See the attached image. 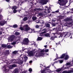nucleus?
Segmentation results:
<instances>
[{"instance_id": "36", "label": "nucleus", "mask_w": 73, "mask_h": 73, "mask_svg": "<svg viewBox=\"0 0 73 73\" xmlns=\"http://www.w3.org/2000/svg\"><path fill=\"white\" fill-rule=\"evenodd\" d=\"M38 15L39 16H42L43 15V13H38Z\"/></svg>"}, {"instance_id": "4", "label": "nucleus", "mask_w": 73, "mask_h": 73, "mask_svg": "<svg viewBox=\"0 0 73 73\" xmlns=\"http://www.w3.org/2000/svg\"><path fill=\"white\" fill-rule=\"evenodd\" d=\"M65 60H68L69 58V56L68 55L67 53H64L63 54L62 56H61L60 58H63L65 57Z\"/></svg>"}, {"instance_id": "54", "label": "nucleus", "mask_w": 73, "mask_h": 73, "mask_svg": "<svg viewBox=\"0 0 73 73\" xmlns=\"http://www.w3.org/2000/svg\"><path fill=\"white\" fill-rule=\"evenodd\" d=\"M56 57L57 58H60V57L58 58V56H56Z\"/></svg>"}, {"instance_id": "32", "label": "nucleus", "mask_w": 73, "mask_h": 73, "mask_svg": "<svg viewBox=\"0 0 73 73\" xmlns=\"http://www.w3.org/2000/svg\"><path fill=\"white\" fill-rule=\"evenodd\" d=\"M46 27L49 28L50 27V25L49 24H47L46 25Z\"/></svg>"}, {"instance_id": "60", "label": "nucleus", "mask_w": 73, "mask_h": 73, "mask_svg": "<svg viewBox=\"0 0 73 73\" xmlns=\"http://www.w3.org/2000/svg\"><path fill=\"white\" fill-rule=\"evenodd\" d=\"M47 45H46L45 46H44V47H45V48H46V47Z\"/></svg>"}, {"instance_id": "51", "label": "nucleus", "mask_w": 73, "mask_h": 73, "mask_svg": "<svg viewBox=\"0 0 73 73\" xmlns=\"http://www.w3.org/2000/svg\"><path fill=\"white\" fill-rule=\"evenodd\" d=\"M6 1L7 2H9L10 1V0H6Z\"/></svg>"}, {"instance_id": "58", "label": "nucleus", "mask_w": 73, "mask_h": 73, "mask_svg": "<svg viewBox=\"0 0 73 73\" xmlns=\"http://www.w3.org/2000/svg\"><path fill=\"white\" fill-rule=\"evenodd\" d=\"M32 61H29V63H32Z\"/></svg>"}, {"instance_id": "38", "label": "nucleus", "mask_w": 73, "mask_h": 73, "mask_svg": "<svg viewBox=\"0 0 73 73\" xmlns=\"http://www.w3.org/2000/svg\"><path fill=\"white\" fill-rule=\"evenodd\" d=\"M56 72H60V71H61V69H57L56 70Z\"/></svg>"}, {"instance_id": "15", "label": "nucleus", "mask_w": 73, "mask_h": 73, "mask_svg": "<svg viewBox=\"0 0 73 73\" xmlns=\"http://www.w3.org/2000/svg\"><path fill=\"white\" fill-rule=\"evenodd\" d=\"M17 62L18 64H22L23 63V62L21 61V60H20L19 59H18L17 60Z\"/></svg>"}, {"instance_id": "59", "label": "nucleus", "mask_w": 73, "mask_h": 73, "mask_svg": "<svg viewBox=\"0 0 73 73\" xmlns=\"http://www.w3.org/2000/svg\"><path fill=\"white\" fill-rule=\"evenodd\" d=\"M71 11H73V8L71 9Z\"/></svg>"}, {"instance_id": "6", "label": "nucleus", "mask_w": 73, "mask_h": 73, "mask_svg": "<svg viewBox=\"0 0 73 73\" xmlns=\"http://www.w3.org/2000/svg\"><path fill=\"white\" fill-rule=\"evenodd\" d=\"M42 11H44L43 12H44V13H46V14L49 13H50V11H51V7L50 6L48 10H46V9H42Z\"/></svg>"}, {"instance_id": "8", "label": "nucleus", "mask_w": 73, "mask_h": 73, "mask_svg": "<svg viewBox=\"0 0 73 73\" xmlns=\"http://www.w3.org/2000/svg\"><path fill=\"white\" fill-rule=\"evenodd\" d=\"M48 2V0H41L40 2V3L44 5V4H46Z\"/></svg>"}, {"instance_id": "41", "label": "nucleus", "mask_w": 73, "mask_h": 73, "mask_svg": "<svg viewBox=\"0 0 73 73\" xmlns=\"http://www.w3.org/2000/svg\"><path fill=\"white\" fill-rule=\"evenodd\" d=\"M13 12L14 13H16V12H17V11L16 10L14 9L13 10Z\"/></svg>"}, {"instance_id": "33", "label": "nucleus", "mask_w": 73, "mask_h": 73, "mask_svg": "<svg viewBox=\"0 0 73 73\" xmlns=\"http://www.w3.org/2000/svg\"><path fill=\"white\" fill-rule=\"evenodd\" d=\"M15 34L16 35H20V33L18 32H15Z\"/></svg>"}, {"instance_id": "62", "label": "nucleus", "mask_w": 73, "mask_h": 73, "mask_svg": "<svg viewBox=\"0 0 73 73\" xmlns=\"http://www.w3.org/2000/svg\"><path fill=\"white\" fill-rule=\"evenodd\" d=\"M56 12V11H54V12H53V13H55Z\"/></svg>"}, {"instance_id": "24", "label": "nucleus", "mask_w": 73, "mask_h": 73, "mask_svg": "<svg viewBox=\"0 0 73 73\" xmlns=\"http://www.w3.org/2000/svg\"><path fill=\"white\" fill-rule=\"evenodd\" d=\"M42 39V38L38 37L37 39V41L38 40H41Z\"/></svg>"}, {"instance_id": "16", "label": "nucleus", "mask_w": 73, "mask_h": 73, "mask_svg": "<svg viewBox=\"0 0 73 73\" xmlns=\"http://www.w3.org/2000/svg\"><path fill=\"white\" fill-rule=\"evenodd\" d=\"M1 46L3 48H5L7 47V44H3L1 45Z\"/></svg>"}, {"instance_id": "17", "label": "nucleus", "mask_w": 73, "mask_h": 73, "mask_svg": "<svg viewBox=\"0 0 73 73\" xmlns=\"http://www.w3.org/2000/svg\"><path fill=\"white\" fill-rule=\"evenodd\" d=\"M5 24V22L4 21H0V25L3 26Z\"/></svg>"}, {"instance_id": "25", "label": "nucleus", "mask_w": 73, "mask_h": 73, "mask_svg": "<svg viewBox=\"0 0 73 73\" xmlns=\"http://www.w3.org/2000/svg\"><path fill=\"white\" fill-rule=\"evenodd\" d=\"M32 19L33 20H35L37 19V17L33 16L32 17Z\"/></svg>"}, {"instance_id": "56", "label": "nucleus", "mask_w": 73, "mask_h": 73, "mask_svg": "<svg viewBox=\"0 0 73 73\" xmlns=\"http://www.w3.org/2000/svg\"><path fill=\"white\" fill-rule=\"evenodd\" d=\"M2 52H1V51L0 52V56H1V53H2Z\"/></svg>"}, {"instance_id": "2", "label": "nucleus", "mask_w": 73, "mask_h": 73, "mask_svg": "<svg viewBox=\"0 0 73 73\" xmlns=\"http://www.w3.org/2000/svg\"><path fill=\"white\" fill-rule=\"evenodd\" d=\"M19 29H21V31H23V30H24L25 31H27L28 32V31H29V33H32V29H31V28L30 27H29L28 28H26L24 29L22 27H20L19 28Z\"/></svg>"}, {"instance_id": "37", "label": "nucleus", "mask_w": 73, "mask_h": 73, "mask_svg": "<svg viewBox=\"0 0 73 73\" xmlns=\"http://www.w3.org/2000/svg\"><path fill=\"white\" fill-rule=\"evenodd\" d=\"M40 27V26L36 25L35 26V28H38L39 27Z\"/></svg>"}, {"instance_id": "27", "label": "nucleus", "mask_w": 73, "mask_h": 73, "mask_svg": "<svg viewBox=\"0 0 73 73\" xmlns=\"http://www.w3.org/2000/svg\"><path fill=\"white\" fill-rule=\"evenodd\" d=\"M13 61H14V62H17V60H14L13 59H12L10 61H9V62H13Z\"/></svg>"}, {"instance_id": "5", "label": "nucleus", "mask_w": 73, "mask_h": 73, "mask_svg": "<svg viewBox=\"0 0 73 73\" xmlns=\"http://www.w3.org/2000/svg\"><path fill=\"white\" fill-rule=\"evenodd\" d=\"M15 38V36L14 35H11L9 36L8 38L9 42H12V41H13L14 40Z\"/></svg>"}, {"instance_id": "14", "label": "nucleus", "mask_w": 73, "mask_h": 73, "mask_svg": "<svg viewBox=\"0 0 73 73\" xmlns=\"http://www.w3.org/2000/svg\"><path fill=\"white\" fill-rule=\"evenodd\" d=\"M70 25H73L72 23H70L69 24H64V26H66V27H70Z\"/></svg>"}, {"instance_id": "29", "label": "nucleus", "mask_w": 73, "mask_h": 73, "mask_svg": "<svg viewBox=\"0 0 73 73\" xmlns=\"http://www.w3.org/2000/svg\"><path fill=\"white\" fill-rule=\"evenodd\" d=\"M13 46L10 45H9L7 46V48L8 49H9L10 48H12Z\"/></svg>"}, {"instance_id": "28", "label": "nucleus", "mask_w": 73, "mask_h": 73, "mask_svg": "<svg viewBox=\"0 0 73 73\" xmlns=\"http://www.w3.org/2000/svg\"><path fill=\"white\" fill-rule=\"evenodd\" d=\"M56 29H58V30L59 31L60 29V25L58 26L56 28Z\"/></svg>"}, {"instance_id": "10", "label": "nucleus", "mask_w": 73, "mask_h": 73, "mask_svg": "<svg viewBox=\"0 0 73 73\" xmlns=\"http://www.w3.org/2000/svg\"><path fill=\"white\" fill-rule=\"evenodd\" d=\"M73 73V68L71 70H69L68 71H64L62 72V73Z\"/></svg>"}, {"instance_id": "61", "label": "nucleus", "mask_w": 73, "mask_h": 73, "mask_svg": "<svg viewBox=\"0 0 73 73\" xmlns=\"http://www.w3.org/2000/svg\"><path fill=\"white\" fill-rule=\"evenodd\" d=\"M57 60V59L55 58V59H54V61H55V60Z\"/></svg>"}, {"instance_id": "12", "label": "nucleus", "mask_w": 73, "mask_h": 73, "mask_svg": "<svg viewBox=\"0 0 73 73\" xmlns=\"http://www.w3.org/2000/svg\"><path fill=\"white\" fill-rule=\"evenodd\" d=\"M72 19L70 17L64 19V21H72Z\"/></svg>"}, {"instance_id": "20", "label": "nucleus", "mask_w": 73, "mask_h": 73, "mask_svg": "<svg viewBox=\"0 0 73 73\" xmlns=\"http://www.w3.org/2000/svg\"><path fill=\"white\" fill-rule=\"evenodd\" d=\"M36 23H41V24H44V21H43V20H41L40 21H38L37 22V21H36Z\"/></svg>"}, {"instance_id": "35", "label": "nucleus", "mask_w": 73, "mask_h": 73, "mask_svg": "<svg viewBox=\"0 0 73 73\" xmlns=\"http://www.w3.org/2000/svg\"><path fill=\"white\" fill-rule=\"evenodd\" d=\"M13 54H16V53H17V51H13Z\"/></svg>"}, {"instance_id": "19", "label": "nucleus", "mask_w": 73, "mask_h": 73, "mask_svg": "<svg viewBox=\"0 0 73 73\" xmlns=\"http://www.w3.org/2000/svg\"><path fill=\"white\" fill-rule=\"evenodd\" d=\"M44 36L45 37H50V34L49 33H47L44 34Z\"/></svg>"}, {"instance_id": "13", "label": "nucleus", "mask_w": 73, "mask_h": 73, "mask_svg": "<svg viewBox=\"0 0 73 73\" xmlns=\"http://www.w3.org/2000/svg\"><path fill=\"white\" fill-rule=\"evenodd\" d=\"M42 9L40 8H36L34 9V11H42Z\"/></svg>"}, {"instance_id": "31", "label": "nucleus", "mask_w": 73, "mask_h": 73, "mask_svg": "<svg viewBox=\"0 0 73 73\" xmlns=\"http://www.w3.org/2000/svg\"><path fill=\"white\" fill-rule=\"evenodd\" d=\"M28 19V18H27V17H25L23 20V21H26V20H27Z\"/></svg>"}, {"instance_id": "45", "label": "nucleus", "mask_w": 73, "mask_h": 73, "mask_svg": "<svg viewBox=\"0 0 73 73\" xmlns=\"http://www.w3.org/2000/svg\"><path fill=\"white\" fill-rule=\"evenodd\" d=\"M60 63H62L63 62V60H59Z\"/></svg>"}, {"instance_id": "44", "label": "nucleus", "mask_w": 73, "mask_h": 73, "mask_svg": "<svg viewBox=\"0 0 73 73\" xmlns=\"http://www.w3.org/2000/svg\"><path fill=\"white\" fill-rule=\"evenodd\" d=\"M12 67H15L16 66V65L14 64L11 66Z\"/></svg>"}, {"instance_id": "43", "label": "nucleus", "mask_w": 73, "mask_h": 73, "mask_svg": "<svg viewBox=\"0 0 73 73\" xmlns=\"http://www.w3.org/2000/svg\"><path fill=\"white\" fill-rule=\"evenodd\" d=\"M29 72H32V69L31 68H29Z\"/></svg>"}, {"instance_id": "55", "label": "nucleus", "mask_w": 73, "mask_h": 73, "mask_svg": "<svg viewBox=\"0 0 73 73\" xmlns=\"http://www.w3.org/2000/svg\"><path fill=\"white\" fill-rule=\"evenodd\" d=\"M50 67V66H49L48 67H47V68H49Z\"/></svg>"}, {"instance_id": "50", "label": "nucleus", "mask_w": 73, "mask_h": 73, "mask_svg": "<svg viewBox=\"0 0 73 73\" xmlns=\"http://www.w3.org/2000/svg\"><path fill=\"white\" fill-rule=\"evenodd\" d=\"M68 35V34H65V35L64 36V37H66V36H67V35Z\"/></svg>"}, {"instance_id": "7", "label": "nucleus", "mask_w": 73, "mask_h": 73, "mask_svg": "<svg viewBox=\"0 0 73 73\" xmlns=\"http://www.w3.org/2000/svg\"><path fill=\"white\" fill-rule=\"evenodd\" d=\"M43 31H44L43 32ZM42 32H43L40 33V36H44V33H46V29H43L42 31Z\"/></svg>"}, {"instance_id": "48", "label": "nucleus", "mask_w": 73, "mask_h": 73, "mask_svg": "<svg viewBox=\"0 0 73 73\" xmlns=\"http://www.w3.org/2000/svg\"><path fill=\"white\" fill-rule=\"evenodd\" d=\"M56 13H58L59 12V10H58L55 11Z\"/></svg>"}, {"instance_id": "9", "label": "nucleus", "mask_w": 73, "mask_h": 73, "mask_svg": "<svg viewBox=\"0 0 73 73\" xmlns=\"http://www.w3.org/2000/svg\"><path fill=\"white\" fill-rule=\"evenodd\" d=\"M29 42V40L28 38H25L23 40V44H27Z\"/></svg>"}, {"instance_id": "34", "label": "nucleus", "mask_w": 73, "mask_h": 73, "mask_svg": "<svg viewBox=\"0 0 73 73\" xmlns=\"http://www.w3.org/2000/svg\"><path fill=\"white\" fill-rule=\"evenodd\" d=\"M13 28H17V25H13Z\"/></svg>"}, {"instance_id": "40", "label": "nucleus", "mask_w": 73, "mask_h": 73, "mask_svg": "<svg viewBox=\"0 0 73 73\" xmlns=\"http://www.w3.org/2000/svg\"><path fill=\"white\" fill-rule=\"evenodd\" d=\"M52 26H56V23H52Z\"/></svg>"}, {"instance_id": "18", "label": "nucleus", "mask_w": 73, "mask_h": 73, "mask_svg": "<svg viewBox=\"0 0 73 73\" xmlns=\"http://www.w3.org/2000/svg\"><path fill=\"white\" fill-rule=\"evenodd\" d=\"M10 8L12 9H17V7L15 6L11 7H10Z\"/></svg>"}, {"instance_id": "52", "label": "nucleus", "mask_w": 73, "mask_h": 73, "mask_svg": "<svg viewBox=\"0 0 73 73\" xmlns=\"http://www.w3.org/2000/svg\"><path fill=\"white\" fill-rule=\"evenodd\" d=\"M25 50V48H23L22 51H24Z\"/></svg>"}, {"instance_id": "47", "label": "nucleus", "mask_w": 73, "mask_h": 73, "mask_svg": "<svg viewBox=\"0 0 73 73\" xmlns=\"http://www.w3.org/2000/svg\"><path fill=\"white\" fill-rule=\"evenodd\" d=\"M49 51V50L48 49H46L45 50V51L46 52H48Z\"/></svg>"}, {"instance_id": "39", "label": "nucleus", "mask_w": 73, "mask_h": 73, "mask_svg": "<svg viewBox=\"0 0 73 73\" xmlns=\"http://www.w3.org/2000/svg\"><path fill=\"white\" fill-rule=\"evenodd\" d=\"M41 73H46L45 70H42L41 72Z\"/></svg>"}, {"instance_id": "30", "label": "nucleus", "mask_w": 73, "mask_h": 73, "mask_svg": "<svg viewBox=\"0 0 73 73\" xmlns=\"http://www.w3.org/2000/svg\"><path fill=\"white\" fill-rule=\"evenodd\" d=\"M16 44V42H13L11 43V45H15Z\"/></svg>"}, {"instance_id": "26", "label": "nucleus", "mask_w": 73, "mask_h": 73, "mask_svg": "<svg viewBox=\"0 0 73 73\" xmlns=\"http://www.w3.org/2000/svg\"><path fill=\"white\" fill-rule=\"evenodd\" d=\"M54 38H56V36H51V38H50V40H54Z\"/></svg>"}, {"instance_id": "3", "label": "nucleus", "mask_w": 73, "mask_h": 73, "mask_svg": "<svg viewBox=\"0 0 73 73\" xmlns=\"http://www.w3.org/2000/svg\"><path fill=\"white\" fill-rule=\"evenodd\" d=\"M58 3L60 5V8H62V7L61 6H65L66 5V3L64 1H61V0H58Z\"/></svg>"}, {"instance_id": "11", "label": "nucleus", "mask_w": 73, "mask_h": 73, "mask_svg": "<svg viewBox=\"0 0 73 73\" xmlns=\"http://www.w3.org/2000/svg\"><path fill=\"white\" fill-rule=\"evenodd\" d=\"M29 56H34V53L33 51H31L29 52Z\"/></svg>"}, {"instance_id": "64", "label": "nucleus", "mask_w": 73, "mask_h": 73, "mask_svg": "<svg viewBox=\"0 0 73 73\" xmlns=\"http://www.w3.org/2000/svg\"><path fill=\"white\" fill-rule=\"evenodd\" d=\"M56 56H58V54H56Z\"/></svg>"}, {"instance_id": "23", "label": "nucleus", "mask_w": 73, "mask_h": 73, "mask_svg": "<svg viewBox=\"0 0 73 73\" xmlns=\"http://www.w3.org/2000/svg\"><path fill=\"white\" fill-rule=\"evenodd\" d=\"M24 28H29V26L27 25H25L24 26Z\"/></svg>"}, {"instance_id": "46", "label": "nucleus", "mask_w": 73, "mask_h": 73, "mask_svg": "<svg viewBox=\"0 0 73 73\" xmlns=\"http://www.w3.org/2000/svg\"><path fill=\"white\" fill-rule=\"evenodd\" d=\"M63 18H64V17H62V16H61L60 17V19H63Z\"/></svg>"}, {"instance_id": "42", "label": "nucleus", "mask_w": 73, "mask_h": 73, "mask_svg": "<svg viewBox=\"0 0 73 73\" xmlns=\"http://www.w3.org/2000/svg\"><path fill=\"white\" fill-rule=\"evenodd\" d=\"M24 58H25L26 60H28V57L27 56H25V57H24Z\"/></svg>"}, {"instance_id": "1", "label": "nucleus", "mask_w": 73, "mask_h": 73, "mask_svg": "<svg viewBox=\"0 0 73 73\" xmlns=\"http://www.w3.org/2000/svg\"><path fill=\"white\" fill-rule=\"evenodd\" d=\"M45 50L44 49H43L40 51V52L39 53H38V50L36 51L35 52V53H36V52H37L36 53V56H37V57H38V56H44L45 54L44 53Z\"/></svg>"}, {"instance_id": "57", "label": "nucleus", "mask_w": 73, "mask_h": 73, "mask_svg": "<svg viewBox=\"0 0 73 73\" xmlns=\"http://www.w3.org/2000/svg\"><path fill=\"white\" fill-rule=\"evenodd\" d=\"M56 28H53V31H54L55 30H56Z\"/></svg>"}, {"instance_id": "53", "label": "nucleus", "mask_w": 73, "mask_h": 73, "mask_svg": "<svg viewBox=\"0 0 73 73\" xmlns=\"http://www.w3.org/2000/svg\"><path fill=\"white\" fill-rule=\"evenodd\" d=\"M57 62H58L55 61L54 62V63L56 64V63H57Z\"/></svg>"}, {"instance_id": "49", "label": "nucleus", "mask_w": 73, "mask_h": 73, "mask_svg": "<svg viewBox=\"0 0 73 73\" xmlns=\"http://www.w3.org/2000/svg\"><path fill=\"white\" fill-rule=\"evenodd\" d=\"M59 38H60V37H62V35H60V36H58Z\"/></svg>"}, {"instance_id": "63", "label": "nucleus", "mask_w": 73, "mask_h": 73, "mask_svg": "<svg viewBox=\"0 0 73 73\" xmlns=\"http://www.w3.org/2000/svg\"><path fill=\"white\" fill-rule=\"evenodd\" d=\"M52 21H54V22L55 21L54 20H52Z\"/></svg>"}, {"instance_id": "22", "label": "nucleus", "mask_w": 73, "mask_h": 73, "mask_svg": "<svg viewBox=\"0 0 73 73\" xmlns=\"http://www.w3.org/2000/svg\"><path fill=\"white\" fill-rule=\"evenodd\" d=\"M18 69L16 68L15 69L14 73H18Z\"/></svg>"}, {"instance_id": "21", "label": "nucleus", "mask_w": 73, "mask_h": 73, "mask_svg": "<svg viewBox=\"0 0 73 73\" xmlns=\"http://www.w3.org/2000/svg\"><path fill=\"white\" fill-rule=\"evenodd\" d=\"M6 53L5 54V55H7V54H9V50H5Z\"/></svg>"}]
</instances>
